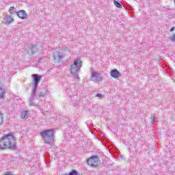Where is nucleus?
<instances>
[{"instance_id":"8","label":"nucleus","mask_w":175,"mask_h":175,"mask_svg":"<svg viewBox=\"0 0 175 175\" xmlns=\"http://www.w3.org/2000/svg\"><path fill=\"white\" fill-rule=\"evenodd\" d=\"M4 20L6 21L5 25H9L10 24H12L13 21H14V19L12 15H6Z\"/></svg>"},{"instance_id":"6","label":"nucleus","mask_w":175,"mask_h":175,"mask_svg":"<svg viewBox=\"0 0 175 175\" xmlns=\"http://www.w3.org/2000/svg\"><path fill=\"white\" fill-rule=\"evenodd\" d=\"M53 59H57V61H59L64 57V54H62L60 51H55L52 55Z\"/></svg>"},{"instance_id":"5","label":"nucleus","mask_w":175,"mask_h":175,"mask_svg":"<svg viewBox=\"0 0 175 175\" xmlns=\"http://www.w3.org/2000/svg\"><path fill=\"white\" fill-rule=\"evenodd\" d=\"M16 14L19 18H21V20H25V18H27V12L24 10L17 12Z\"/></svg>"},{"instance_id":"15","label":"nucleus","mask_w":175,"mask_h":175,"mask_svg":"<svg viewBox=\"0 0 175 175\" xmlns=\"http://www.w3.org/2000/svg\"><path fill=\"white\" fill-rule=\"evenodd\" d=\"M64 175H77V172L75 170H72L69 174H65Z\"/></svg>"},{"instance_id":"10","label":"nucleus","mask_w":175,"mask_h":175,"mask_svg":"<svg viewBox=\"0 0 175 175\" xmlns=\"http://www.w3.org/2000/svg\"><path fill=\"white\" fill-rule=\"evenodd\" d=\"M28 117H29V113L28 112V111H23L21 112V118L27 119V118H28Z\"/></svg>"},{"instance_id":"14","label":"nucleus","mask_w":175,"mask_h":175,"mask_svg":"<svg viewBox=\"0 0 175 175\" xmlns=\"http://www.w3.org/2000/svg\"><path fill=\"white\" fill-rule=\"evenodd\" d=\"M3 122V114L2 112H0V125H2Z\"/></svg>"},{"instance_id":"4","label":"nucleus","mask_w":175,"mask_h":175,"mask_svg":"<svg viewBox=\"0 0 175 175\" xmlns=\"http://www.w3.org/2000/svg\"><path fill=\"white\" fill-rule=\"evenodd\" d=\"M88 164L92 167H96L99 166V159L96 156H92L88 159Z\"/></svg>"},{"instance_id":"2","label":"nucleus","mask_w":175,"mask_h":175,"mask_svg":"<svg viewBox=\"0 0 175 175\" xmlns=\"http://www.w3.org/2000/svg\"><path fill=\"white\" fill-rule=\"evenodd\" d=\"M40 135H42L44 143H46L47 144H50V143L54 140V131L51 129L42 131Z\"/></svg>"},{"instance_id":"19","label":"nucleus","mask_w":175,"mask_h":175,"mask_svg":"<svg viewBox=\"0 0 175 175\" xmlns=\"http://www.w3.org/2000/svg\"><path fill=\"white\" fill-rule=\"evenodd\" d=\"M175 29V27H172L171 29H170V32H173V31H174Z\"/></svg>"},{"instance_id":"7","label":"nucleus","mask_w":175,"mask_h":175,"mask_svg":"<svg viewBox=\"0 0 175 175\" xmlns=\"http://www.w3.org/2000/svg\"><path fill=\"white\" fill-rule=\"evenodd\" d=\"M110 75L113 79H118L121 76V74L117 69L111 70Z\"/></svg>"},{"instance_id":"13","label":"nucleus","mask_w":175,"mask_h":175,"mask_svg":"<svg viewBox=\"0 0 175 175\" xmlns=\"http://www.w3.org/2000/svg\"><path fill=\"white\" fill-rule=\"evenodd\" d=\"M113 3H114L115 6H116V8H118L119 9L122 8V5H121V3L120 2L114 0Z\"/></svg>"},{"instance_id":"9","label":"nucleus","mask_w":175,"mask_h":175,"mask_svg":"<svg viewBox=\"0 0 175 175\" xmlns=\"http://www.w3.org/2000/svg\"><path fill=\"white\" fill-rule=\"evenodd\" d=\"M31 76L33 78V81H34L36 85H38L39 84V82L40 81V80H42V77H39V75H38L36 74H33Z\"/></svg>"},{"instance_id":"11","label":"nucleus","mask_w":175,"mask_h":175,"mask_svg":"<svg viewBox=\"0 0 175 175\" xmlns=\"http://www.w3.org/2000/svg\"><path fill=\"white\" fill-rule=\"evenodd\" d=\"M6 93V90L3 88H1L0 86V98H3L5 94Z\"/></svg>"},{"instance_id":"16","label":"nucleus","mask_w":175,"mask_h":175,"mask_svg":"<svg viewBox=\"0 0 175 175\" xmlns=\"http://www.w3.org/2000/svg\"><path fill=\"white\" fill-rule=\"evenodd\" d=\"M170 40L171 42H175V33H173L171 37H170Z\"/></svg>"},{"instance_id":"12","label":"nucleus","mask_w":175,"mask_h":175,"mask_svg":"<svg viewBox=\"0 0 175 175\" xmlns=\"http://www.w3.org/2000/svg\"><path fill=\"white\" fill-rule=\"evenodd\" d=\"M9 12L10 13V14H16L17 11H16V8L10 7L9 9Z\"/></svg>"},{"instance_id":"18","label":"nucleus","mask_w":175,"mask_h":175,"mask_svg":"<svg viewBox=\"0 0 175 175\" xmlns=\"http://www.w3.org/2000/svg\"><path fill=\"white\" fill-rule=\"evenodd\" d=\"M96 96L98 97V98H103V95L100 94H96Z\"/></svg>"},{"instance_id":"3","label":"nucleus","mask_w":175,"mask_h":175,"mask_svg":"<svg viewBox=\"0 0 175 175\" xmlns=\"http://www.w3.org/2000/svg\"><path fill=\"white\" fill-rule=\"evenodd\" d=\"M81 66H83V62L80 59L75 60L70 67V73L72 75L77 73L81 69Z\"/></svg>"},{"instance_id":"1","label":"nucleus","mask_w":175,"mask_h":175,"mask_svg":"<svg viewBox=\"0 0 175 175\" xmlns=\"http://www.w3.org/2000/svg\"><path fill=\"white\" fill-rule=\"evenodd\" d=\"M17 142L13 133H10L5 135L0 138V150L3 151L5 150H13L16 148Z\"/></svg>"},{"instance_id":"17","label":"nucleus","mask_w":175,"mask_h":175,"mask_svg":"<svg viewBox=\"0 0 175 175\" xmlns=\"http://www.w3.org/2000/svg\"><path fill=\"white\" fill-rule=\"evenodd\" d=\"M92 77H98V72H92Z\"/></svg>"}]
</instances>
